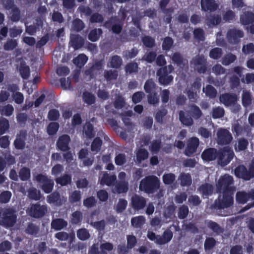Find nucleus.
Here are the masks:
<instances>
[{
  "label": "nucleus",
  "instance_id": "obj_57",
  "mask_svg": "<svg viewBox=\"0 0 254 254\" xmlns=\"http://www.w3.org/2000/svg\"><path fill=\"white\" fill-rule=\"evenodd\" d=\"M17 46L15 40L8 39L3 45V48L6 51H11L15 48Z\"/></svg>",
  "mask_w": 254,
  "mask_h": 254
},
{
  "label": "nucleus",
  "instance_id": "obj_10",
  "mask_svg": "<svg viewBox=\"0 0 254 254\" xmlns=\"http://www.w3.org/2000/svg\"><path fill=\"white\" fill-rule=\"evenodd\" d=\"M199 144V140L196 137H192L190 138L187 141V147L184 153L188 157L191 156L194 153Z\"/></svg>",
  "mask_w": 254,
  "mask_h": 254
},
{
  "label": "nucleus",
  "instance_id": "obj_8",
  "mask_svg": "<svg viewBox=\"0 0 254 254\" xmlns=\"http://www.w3.org/2000/svg\"><path fill=\"white\" fill-rule=\"evenodd\" d=\"M217 143L221 145H228L231 143L233 137L230 132L226 128H220L217 132Z\"/></svg>",
  "mask_w": 254,
  "mask_h": 254
},
{
  "label": "nucleus",
  "instance_id": "obj_6",
  "mask_svg": "<svg viewBox=\"0 0 254 254\" xmlns=\"http://www.w3.org/2000/svg\"><path fill=\"white\" fill-rule=\"evenodd\" d=\"M223 197L221 199L215 200L214 203V208L218 209H224L231 206L234 203V191H223Z\"/></svg>",
  "mask_w": 254,
  "mask_h": 254
},
{
  "label": "nucleus",
  "instance_id": "obj_1",
  "mask_svg": "<svg viewBox=\"0 0 254 254\" xmlns=\"http://www.w3.org/2000/svg\"><path fill=\"white\" fill-rule=\"evenodd\" d=\"M160 182L157 177L149 175L141 180L139 184V190L148 194H153L159 189Z\"/></svg>",
  "mask_w": 254,
  "mask_h": 254
},
{
  "label": "nucleus",
  "instance_id": "obj_60",
  "mask_svg": "<svg viewBox=\"0 0 254 254\" xmlns=\"http://www.w3.org/2000/svg\"><path fill=\"white\" fill-rule=\"evenodd\" d=\"M252 99L251 95L249 92L247 91H243L242 95V102L244 106H248L251 103Z\"/></svg>",
  "mask_w": 254,
  "mask_h": 254
},
{
  "label": "nucleus",
  "instance_id": "obj_24",
  "mask_svg": "<svg viewBox=\"0 0 254 254\" xmlns=\"http://www.w3.org/2000/svg\"><path fill=\"white\" fill-rule=\"evenodd\" d=\"M84 44L83 39L78 35H71L70 44L75 49L81 48Z\"/></svg>",
  "mask_w": 254,
  "mask_h": 254
},
{
  "label": "nucleus",
  "instance_id": "obj_58",
  "mask_svg": "<svg viewBox=\"0 0 254 254\" xmlns=\"http://www.w3.org/2000/svg\"><path fill=\"white\" fill-rule=\"evenodd\" d=\"M236 60V57L232 54H229L225 56L222 60V64L225 65H228L233 63Z\"/></svg>",
  "mask_w": 254,
  "mask_h": 254
},
{
  "label": "nucleus",
  "instance_id": "obj_38",
  "mask_svg": "<svg viewBox=\"0 0 254 254\" xmlns=\"http://www.w3.org/2000/svg\"><path fill=\"white\" fill-rule=\"evenodd\" d=\"M216 241L212 237L207 238L204 244V248L206 252L212 250L216 246Z\"/></svg>",
  "mask_w": 254,
  "mask_h": 254
},
{
  "label": "nucleus",
  "instance_id": "obj_30",
  "mask_svg": "<svg viewBox=\"0 0 254 254\" xmlns=\"http://www.w3.org/2000/svg\"><path fill=\"white\" fill-rule=\"evenodd\" d=\"M236 201L239 204H245L249 200L248 192L238 191L236 194Z\"/></svg>",
  "mask_w": 254,
  "mask_h": 254
},
{
  "label": "nucleus",
  "instance_id": "obj_49",
  "mask_svg": "<svg viewBox=\"0 0 254 254\" xmlns=\"http://www.w3.org/2000/svg\"><path fill=\"white\" fill-rule=\"evenodd\" d=\"M133 115V112H121L120 116L122 117L123 122L126 126H131L132 123L129 117H131Z\"/></svg>",
  "mask_w": 254,
  "mask_h": 254
},
{
  "label": "nucleus",
  "instance_id": "obj_42",
  "mask_svg": "<svg viewBox=\"0 0 254 254\" xmlns=\"http://www.w3.org/2000/svg\"><path fill=\"white\" fill-rule=\"evenodd\" d=\"M28 193L29 197L31 199L39 200L41 197L40 191L35 188L29 189Z\"/></svg>",
  "mask_w": 254,
  "mask_h": 254
},
{
  "label": "nucleus",
  "instance_id": "obj_13",
  "mask_svg": "<svg viewBox=\"0 0 254 254\" xmlns=\"http://www.w3.org/2000/svg\"><path fill=\"white\" fill-rule=\"evenodd\" d=\"M27 133L26 130H21L19 133L17 134L16 138L14 140L13 145L15 149L17 150H23L25 147V140L26 139Z\"/></svg>",
  "mask_w": 254,
  "mask_h": 254
},
{
  "label": "nucleus",
  "instance_id": "obj_28",
  "mask_svg": "<svg viewBox=\"0 0 254 254\" xmlns=\"http://www.w3.org/2000/svg\"><path fill=\"white\" fill-rule=\"evenodd\" d=\"M83 134L88 138L94 136V126L90 122L86 123L83 127Z\"/></svg>",
  "mask_w": 254,
  "mask_h": 254
},
{
  "label": "nucleus",
  "instance_id": "obj_39",
  "mask_svg": "<svg viewBox=\"0 0 254 254\" xmlns=\"http://www.w3.org/2000/svg\"><path fill=\"white\" fill-rule=\"evenodd\" d=\"M102 145V140L99 137H95L91 145V149L93 152H98L100 151Z\"/></svg>",
  "mask_w": 254,
  "mask_h": 254
},
{
  "label": "nucleus",
  "instance_id": "obj_40",
  "mask_svg": "<svg viewBox=\"0 0 254 254\" xmlns=\"http://www.w3.org/2000/svg\"><path fill=\"white\" fill-rule=\"evenodd\" d=\"M81 193L80 190H74L69 196V201L71 204L80 202Z\"/></svg>",
  "mask_w": 254,
  "mask_h": 254
},
{
  "label": "nucleus",
  "instance_id": "obj_16",
  "mask_svg": "<svg viewBox=\"0 0 254 254\" xmlns=\"http://www.w3.org/2000/svg\"><path fill=\"white\" fill-rule=\"evenodd\" d=\"M243 36L244 34L241 31L236 29H231L227 33L228 40L231 43H237Z\"/></svg>",
  "mask_w": 254,
  "mask_h": 254
},
{
  "label": "nucleus",
  "instance_id": "obj_12",
  "mask_svg": "<svg viewBox=\"0 0 254 254\" xmlns=\"http://www.w3.org/2000/svg\"><path fill=\"white\" fill-rule=\"evenodd\" d=\"M234 153L233 151L229 149H224L218 153V159L222 165L228 164L234 157Z\"/></svg>",
  "mask_w": 254,
  "mask_h": 254
},
{
  "label": "nucleus",
  "instance_id": "obj_22",
  "mask_svg": "<svg viewBox=\"0 0 254 254\" xmlns=\"http://www.w3.org/2000/svg\"><path fill=\"white\" fill-rule=\"evenodd\" d=\"M194 68L199 72H204L205 70V60L204 57H197L193 60Z\"/></svg>",
  "mask_w": 254,
  "mask_h": 254
},
{
  "label": "nucleus",
  "instance_id": "obj_27",
  "mask_svg": "<svg viewBox=\"0 0 254 254\" xmlns=\"http://www.w3.org/2000/svg\"><path fill=\"white\" fill-rule=\"evenodd\" d=\"M145 218L142 215L133 217L131 219V225L135 228H141L145 223Z\"/></svg>",
  "mask_w": 254,
  "mask_h": 254
},
{
  "label": "nucleus",
  "instance_id": "obj_29",
  "mask_svg": "<svg viewBox=\"0 0 254 254\" xmlns=\"http://www.w3.org/2000/svg\"><path fill=\"white\" fill-rule=\"evenodd\" d=\"M248 128V126L247 125L243 126L237 122L233 125L232 130L236 136H238L246 131Z\"/></svg>",
  "mask_w": 254,
  "mask_h": 254
},
{
  "label": "nucleus",
  "instance_id": "obj_55",
  "mask_svg": "<svg viewBox=\"0 0 254 254\" xmlns=\"http://www.w3.org/2000/svg\"><path fill=\"white\" fill-rule=\"evenodd\" d=\"M82 98L84 102L88 105L92 104L95 101V96L88 92L83 93Z\"/></svg>",
  "mask_w": 254,
  "mask_h": 254
},
{
  "label": "nucleus",
  "instance_id": "obj_11",
  "mask_svg": "<svg viewBox=\"0 0 254 254\" xmlns=\"http://www.w3.org/2000/svg\"><path fill=\"white\" fill-rule=\"evenodd\" d=\"M70 140V137L68 135L63 134L59 136L56 142L57 147L63 152L68 151L70 150L69 143Z\"/></svg>",
  "mask_w": 254,
  "mask_h": 254
},
{
  "label": "nucleus",
  "instance_id": "obj_14",
  "mask_svg": "<svg viewBox=\"0 0 254 254\" xmlns=\"http://www.w3.org/2000/svg\"><path fill=\"white\" fill-rule=\"evenodd\" d=\"M173 237V232L168 229L163 232L162 236L158 235L155 243L160 245L166 244L171 241Z\"/></svg>",
  "mask_w": 254,
  "mask_h": 254
},
{
  "label": "nucleus",
  "instance_id": "obj_51",
  "mask_svg": "<svg viewBox=\"0 0 254 254\" xmlns=\"http://www.w3.org/2000/svg\"><path fill=\"white\" fill-rule=\"evenodd\" d=\"M109 64L111 67L117 68L122 64V60L120 57L114 56L111 58Z\"/></svg>",
  "mask_w": 254,
  "mask_h": 254
},
{
  "label": "nucleus",
  "instance_id": "obj_20",
  "mask_svg": "<svg viewBox=\"0 0 254 254\" xmlns=\"http://www.w3.org/2000/svg\"><path fill=\"white\" fill-rule=\"evenodd\" d=\"M47 201L50 204H55L57 206H61L63 204L60 194L57 191H54L48 195Z\"/></svg>",
  "mask_w": 254,
  "mask_h": 254
},
{
  "label": "nucleus",
  "instance_id": "obj_23",
  "mask_svg": "<svg viewBox=\"0 0 254 254\" xmlns=\"http://www.w3.org/2000/svg\"><path fill=\"white\" fill-rule=\"evenodd\" d=\"M67 222L62 218H56L51 222V227L56 231H59L66 227Z\"/></svg>",
  "mask_w": 254,
  "mask_h": 254
},
{
  "label": "nucleus",
  "instance_id": "obj_43",
  "mask_svg": "<svg viewBox=\"0 0 254 254\" xmlns=\"http://www.w3.org/2000/svg\"><path fill=\"white\" fill-rule=\"evenodd\" d=\"M56 182L57 184L61 185L62 186H65L69 184L71 182V176L65 174L63 176L57 179Z\"/></svg>",
  "mask_w": 254,
  "mask_h": 254
},
{
  "label": "nucleus",
  "instance_id": "obj_9",
  "mask_svg": "<svg viewBox=\"0 0 254 254\" xmlns=\"http://www.w3.org/2000/svg\"><path fill=\"white\" fill-rule=\"evenodd\" d=\"M146 205V199L142 196L135 194L130 199V206L135 211H139L144 208Z\"/></svg>",
  "mask_w": 254,
  "mask_h": 254
},
{
  "label": "nucleus",
  "instance_id": "obj_52",
  "mask_svg": "<svg viewBox=\"0 0 254 254\" xmlns=\"http://www.w3.org/2000/svg\"><path fill=\"white\" fill-rule=\"evenodd\" d=\"M102 34L101 29H95L90 31L89 34V39L93 42L96 41L100 37Z\"/></svg>",
  "mask_w": 254,
  "mask_h": 254
},
{
  "label": "nucleus",
  "instance_id": "obj_3",
  "mask_svg": "<svg viewBox=\"0 0 254 254\" xmlns=\"http://www.w3.org/2000/svg\"><path fill=\"white\" fill-rule=\"evenodd\" d=\"M235 175L245 181H250L254 178V157L249 164L248 169L243 165H240L235 169Z\"/></svg>",
  "mask_w": 254,
  "mask_h": 254
},
{
  "label": "nucleus",
  "instance_id": "obj_48",
  "mask_svg": "<svg viewBox=\"0 0 254 254\" xmlns=\"http://www.w3.org/2000/svg\"><path fill=\"white\" fill-rule=\"evenodd\" d=\"M82 219V213L80 211H75L71 214V223L76 225L80 223Z\"/></svg>",
  "mask_w": 254,
  "mask_h": 254
},
{
  "label": "nucleus",
  "instance_id": "obj_5",
  "mask_svg": "<svg viewBox=\"0 0 254 254\" xmlns=\"http://www.w3.org/2000/svg\"><path fill=\"white\" fill-rule=\"evenodd\" d=\"M234 183L232 176L225 174L220 177L217 185L216 190L217 193H221L223 191H234V189L231 186Z\"/></svg>",
  "mask_w": 254,
  "mask_h": 254
},
{
  "label": "nucleus",
  "instance_id": "obj_35",
  "mask_svg": "<svg viewBox=\"0 0 254 254\" xmlns=\"http://www.w3.org/2000/svg\"><path fill=\"white\" fill-rule=\"evenodd\" d=\"M19 177L22 181H26L30 178V170L29 168L23 167L19 171Z\"/></svg>",
  "mask_w": 254,
  "mask_h": 254
},
{
  "label": "nucleus",
  "instance_id": "obj_31",
  "mask_svg": "<svg viewBox=\"0 0 254 254\" xmlns=\"http://www.w3.org/2000/svg\"><path fill=\"white\" fill-rule=\"evenodd\" d=\"M149 153L145 148H139L136 152V161L141 163L148 158Z\"/></svg>",
  "mask_w": 254,
  "mask_h": 254
},
{
  "label": "nucleus",
  "instance_id": "obj_26",
  "mask_svg": "<svg viewBox=\"0 0 254 254\" xmlns=\"http://www.w3.org/2000/svg\"><path fill=\"white\" fill-rule=\"evenodd\" d=\"M180 181V185L182 187L190 186L192 183V179L189 173H181L179 177Z\"/></svg>",
  "mask_w": 254,
  "mask_h": 254
},
{
  "label": "nucleus",
  "instance_id": "obj_63",
  "mask_svg": "<svg viewBox=\"0 0 254 254\" xmlns=\"http://www.w3.org/2000/svg\"><path fill=\"white\" fill-rule=\"evenodd\" d=\"M127 161L126 155L124 153L117 154L115 158V164L118 166L124 165Z\"/></svg>",
  "mask_w": 254,
  "mask_h": 254
},
{
  "label": "nucleus",
  "instance_id": "obj_37",
  "mask_svg": "<svg viewBox=\"0 0 254 254\" xmlns=\"http://www.w3.org/2000/svg\"><path fill=\"white\" fill-rule=\"evenodd\" d=\"M39 231V227L33 223H29L25 229L26 234L36 236Z\"/></svg>",
  "mask_w": 254,
  "mask_h": 254
},
{
  "label": "nucleus",
  "instance_id": "obj_56",
  "mask_svg": "<svg viewBox=\"0 0 254 254\" xmlns=\"http://www.w3.org/2000/svg\"><path fill=\"white\" fill-rule=\"evenodd\" d=\"M87 61V57L83 54H81L73 60V63L77 66L81 67L86 63Z\"/></svg>",
  "mask_w": 254,
  "mask_h": 254
},
{
  "label": "nucleus",
  "instance_id": "obj_34",
  "mask_svg": "<svg viewBox=\"0 0 254 254\" xmlns=\"http://www.w3.org/2000/svg\"><path fill=\"white\" fill-rule=\"evenodd\" d=\"M8 9H11V19L14 21H17L19 18V12L18 9L15 7L13 4V1L12 0H10V4L7 5L6 3H4Z\"/></svg>",
  "mask_w": 254,
  "mask_h": 254
},
{
  "label": "nucleus",
  "instance_id": "obj_18",
  "mask_svg": "<svg viewBox=\"0 0 254 254\" xmlns=\"http://www.w3.org/2000/svg\"><path fill=\"white\" fill-rule=\"evenodd\" d=\"M167 68H160L157 72V75L159 76V81L161 84L166 85L170 83L173 80L171 75H168L166 73Z\"/></svg>",
  "mask_w": 254,
  "mask_h": 254
},
{
  "label": "nucleus",
  "instance_id": "obj_17",
  "mask_svg": "<svg viewBox=\"0 0 254 254\" xmlns=\"http://www.w3.org/2000/svg\"><path fill=\"white\" fill-rule=\"evenodd\" d=\"M218 157L216 149L209 148L204 150L201 154V158L205 161H213Z\"/></svg>",
  "mask_w": 254,
  "mask_h": 254
},
{
  "label": "nucleus",
  "instance_id": "obj_54",
  "mask_svg": "<svg viewBox=\"0 0 254 254\" xmlns=\"http://www.w3.org/2000/svg\"><path fill=\"white\" fill-rule=\"evenodd\" d=\"M8 121L4 118L0 119V135H2L9 129Z\"/></svg>",
  "mask_w": 254,
  "mask_h": 254
},
{
  "label": "nucleus",
  "instance_id": "obj_25",
  "mask_svg": "<svg viewBox=\"0 0 254 254\" xmlns=\"http://www.w3.org/2000/svg\"><path fill=\"white\" fill-rule=\"evenodd\" d=\"M237 97L235 95H230L228 94H223L220 97L221 102L226 106H230L234 103L237 100Z\"/></svg>",
  "mask_w": 254,
  "mask_h": 254
},
{
  "label": "nucleus",
  "instance_id": "obj_33",
  "mask_svg": "<svg viewBox=\"0 0 254 254\" xmlns=\"http://www.w3.org/2000/svg\"><path fill=\"white\" fill-rule=\"evenodd\" d=\"M186 112H179V118L181 122L187 126H190L193 123L192 119L189 115H185Z\"/></svg>",
  "mask_w": 254,
  "mask_h": 254
},
{
  "label": "nucleus",
  "instance_id": "obj_19",
  "mask_svg": "<svg viewBox=\"0 0 254 254\" xmlns=\"http://www.w3.org/2000/svg\"><path fill=\"white\" fill-rule=\"evenodd\" d=\"M117 180L116 176L110 175L107 172H104L100 180L102 185H106L107 186H112Z\"/></svg>",
  "mask_w": 254,
  "mask_h": 254
},
{
  "label": "nucleus",
  "instance_id": "obj_47",
  "mask_svg": "<svg viewBox=\"0 0 254 254\" xmlns=\"http://www.w3.org/2000/svg\"><path fill=\"white\" fill-rule=\"evenodd\" d=\"M163 182L165 185H171L176 180V176L173 173H165L162 176Z\"/></svg>",
  "mask_w": 254,
  "mask_h": 254
},
{
  "label": "nucleus",
  "instance_id": "obj_44",
  "mask_svg": "<svg viewBox=\"0 0 254 254\" xmlns=\"http://www.w3.org/2000/svg\"><path fill=\"white\" fill-rule=\"evenodd\" d=\"M77 237L81 241H85L90 238V235L86 229L81 228L77 231Z\"/></svg>",
  "mask_w": 254,
  "mask_h": 254
},
{
  "label": "nucleus",
  "instance_id": "obj_45",
  "mask_svg": "<svg viewBox=\"0 0 254 254\" xmlns=\"http://www.w3.org/2000/svg\"><path fill=\"white\" fill-rule=\"evenodd\" d=\"M161 147V141L160 139H155L153 140L149 146L150 150L153 153H157Z\"/></svg>",
  "mask_w": 254,
  "mask_h": 254
},
{
  "label": "nucleus",
  "instance_id": "obj_36",
  "mask_svg": "<svg viewBox=\"0 0 254 254\" xmlns=\"http://www.w3.org/2000/svg\"><path fill=\"white\" fill-rule=\"evenodd\" d=\"M241 21L244 25L253 22L254 21V14L250 12L245 13L241 16Z\"/></svg>",
  "mask_w": 254,
  "mask_h": 254
},
{
  "label": "nucleus",
  "instance_id": "obj_46",
  "mask_svg": "<svg viewBox=\"0 0 254 254\" xmlns=\"http://www.w3.org/2000/svg\"><path fill=\"white\" fill-rule=\"evenodd\" d=\"M59 128V124L57 122L50 123L47 128V133L50 135L55 134L58 131Z\"/></svg>",
  "mask_w": 254,
  "mask_h": 254
},
{
  "label": "nucleus",
  "instance_id": "obj_7",
  "mask_svg": "<svg viewBox=\"0 0 254 254\" xmlns=\"http://www.w3.org/2000/svg\"><path fill=\"white\" fill-rule=\"evenodd\" d=\"M36 180L42 184L41 188L46 193H51L54 188V182L48 176L42 174H38L35 177Z\"/></svg>",
  "mask_w": 254,
  "mask_h": 254
},
{
  "label": "nucleus",
  "instance_id": "obj_53",
  "mask_svg": "<svg viewBox=\"0 0 254 254\" xmlns=\"http://www.w3.org/2000/svg\"><path fill=\"white\" fill-rule=\"evenodd\" d=\"M11 195L12 194L10 191L8 190L3 191L0 194V203H8L11 197Z\"/></svg>",
  "mask_w": 254,
  "mask_h": 254
},
{
  "label": "nucleus",
  "instance_id": "obj_15",
  "mask_svg": "<svg viewBox=\"0 0 254 254\" xmlns=\"http://www.w3.org/2000/svg\"><path fill=\"white\" fill-rule=\"evenodd\" d=\"M198 190L201 194L202 197L207 198L212 194L214 190V187L209 183H204L201 185L198 188Z\"/></svg>",
  "mask_w": 254,
  "mask_h": 254
},
{
  "label": "nucleus",
  "instance_id": "obj_2",
  "mask_svg": "<svg viewBox=\"0 0 254 254\" xmlns=\"http://www.w3.org/2000/svg\"><path fill=\"white\" fill-rule=\"evenodd\" d=\"M17 220L16 211L12 207H6L0 210V225L6 228L14 225Z\"/></svg>",
  "mask_w": 254,
  "mask_h": 254
},
{
  "label": "nucleus",
  "instance_id": "obj_21",
  "mask_svg": "<svg viewBox=\"0 0 254 254\" xmlns=\"http://www.w3.org/2000/svg\"><path fill=\"white\" fill-rule=\"evenodd\" d=\"M201 8L204 11L215 10L218 7L214 0H201Z\"/></svg>",
  "mask_w": 254,
  "mask_h": 254
},
{
  "label": "nucleus",
  "instance_id": "obj_32",
  "mask_svg": "<svg viewBox=\"0 0 254 254\" xmlns=\"http://www.w3.org/2000/svg\"><path fill=\"white\" fill-rule=\"evenodd\" d=\"M115 189L118 193L127 192L128 189V185L125 181H120L115 186Z\"/></svg>",
  "mask_w": 254,
  "mask_h": 254
},
{
  "label": "nucleus",
  "instance_id": "obj_50",
  "mask_svg": "<svg viewBox=\"0 0 254 254\" xmlns=\"http://www.w3.org/2000/svg\"><path fill=\"white\" fill-rule=\"evenodd\" d=\"M127 205V200L123 198L119 199L118 203L116 207V212L117 213L123 212L126 209Z\"/></svg>",
  "mask_w": 254,
  "mask_h": 254
},
{
  "label": "nucleus",
  "instance_id": "obj_61",
  "mask_svg": "<svg viewBox=\"0 0 254 254\" xmlns=\"http://www.w3.org/2000/svg\"><path fill=\"white\" fill-rule=\"evenodd\" d=\"M97 200L93 196H89L83 200V205L87 208H91L96 205Z\"/></svg>",
  "mask_w": 254,
  "mask_h": 254
},
{
  "label": "nucleus",
  "instance_id": "obj_62",
  "mask_svg": "<svg viewBox=\"0 0 254 254\" xmlns=\"http://www.w3.org/2000/svg\"><path fill=\"white\" fill-rule=\"evenodd\" d=\"M12 98L15 103L18 104H22L24 101L23 95L19 92L13 91L12 95Z\"/></svg>",
  "mask_w": 254,
  "mask_h": 254
},
{
  "label": "nucleus",
  "instance_id": "obj_64",
  "mask_svg": "<svg viewBox=\"0 0 254 254\" xmlns=\"http://www.w3.org/2000/svg\"><path fill=\"white\" fill-rule=\"evenodd\" d=\"M203 91L207 96L211 98L215 97L217 94L216 90L211 85H207L205 88H203Z\"/></svg>",
  "mask_w": 254,
  "mask_h": 254
},
{
  "label": "nucleus",
  "instance_id": "obj_59",
  "mask_svg": "<svg viewBox=\"0 0 254 254\" xmlns=\"http://www.w3.org/2000/svg\"><path fill=\"white\" fill-rule=\"evenodd\" d=\"M189 208L187 205H183L179 209L178 217L181 219H185L189 214Z\"/></svg>",
  "mask_w": 254,
  "mask_h": 254
},
{
  "label": "nucleus",
  "instance_id": "obj_41",
  "mask_svg": "<svg viewBox=\"0 0 254 254\" xmlns=\"http://www.w3.org/2000/svg\"><path fill=\"white\" fill-rule=\"evenodd\" d=\"M207 226L212 230L214 233L219 234L223 232V229L220 225L215 222L210 220L208 222Z\"/></svg>",
  "mask_w": 254,
  "mask_h": 254
},
{
  "label": "nucleus",
  "instance_id": "obj_4",
  "mask_svg": "<svg viewBox=\"0 0 254 254\" xmlns=\"http://www.w3.org/2000/svg\"><path fill=\"white\" fill-rule=\"evenodd\" d=\"M48 212L46 205H41L39 202L31 204L26 212L30 217L35 219H41L46 215Z\"/></svg>",
  "mask_w": 254,
  "mask_h": 254
}]
</instances>
